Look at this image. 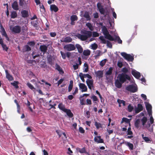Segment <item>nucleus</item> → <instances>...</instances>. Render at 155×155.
Wrapping results in <instances>:
<instances>
[{
  "label": "nucleus",
  "instance_id": "f257e3e1",
  "mask_svg": "<svg viewBox=\"0 0 155 155\" xmlns=\"http://www.w3.org/2000/svg\"><path fill=\"white\" fill-rule=\"evenodd\" d=\"M122 73L118 74L117 79L115 82V86L118 88H120L122 84L126 81L127 80L130 81L131 78L129 75L127 74L129 72L128 69L126 67H124L122 69Z\"/></svg>",
  "mask_w": 155,
  "mask_h": 155
},
{
  "label": "nucleus",
  "instance_id": "f03ea898",
  "mask_svg": "<svg viewBox=\"0 0 155 155\" xmlns=\"http://www.w3.org/2000/svg\"><path fill=\"white\" fill-rule=\"evenodd\" d=\"M81 33L82 35L78 34L77 37L82 41L87 40L88 38L91 37L92 36V32L90 31L84 30L81 31Z\"/></svg>",
  "mask_w": 155,
  "mask_h": 155
},
{
  "label": "nucleus",
  "instance_id": "7ed1b4c3",
  "mask_svg": "<svg viewBox=\"0 0 155 155\" xmlns=\"http://www.w3.org/2000/svg\"><path fill=\"white\" fill-rule=\"evenodd\" d=\"M99 25L102 26V31L106 38L111 41L115 40V39H114L113 37L109 34V32L106 26L103 25V23L100 22Z\"/></svg>",
  "mask_w": 155,
  "mask_h": 155
},
{
  "label": "nucleus",
  "instance_id": "20e7f679",
  "mask_svg": "<svg viewBox=\"0 0 155 155\" xmlns=\"http://www.w3.org/2000/svg\"><path fill=\"white\" fill-rule=\"evenodd\" d=\"M97 6L99 9L100 13L104 15L105 17L109 16V12L107 10H105V9L103 8V6L101 5V3H98L97 4Z\"/></svg>",
  "mask_w": 155,
  "mask_h": 155
},
{
  "label": "nucleus",
  "instance_id": "39448f33",
  "mask_svg": "<svg viewBox=\"0 0 155 155\" xmlns=\"http://www.w3.org/2000/svg\"><path fill=\"white\" fill-rule=\"evenodd\" d=\"M10 29L12 32L14 34H19L21 31V27L19 25H15L14 26H10Z\"/></svg>",
  "mask_w": 155,
  "mask_h": 155
},
{
  "label": "nucleus",
  "instance_id": "423d86ee",
  "mask_svg": "<svg viewBox=\"0 0 155 155\" xmlns=\"http://www.w3.org/2000/svg\"><path fill=\"white\" fill-rule=\"evenodd\" d=\"M125 89L126 90L132 93H135L137 90V87L133 84L128 85L126 87Z\"/></svg>",
  "mask_w": 155,
  "mask_h": 155
},
{
  "label": "nucleus",
  "instance_id": "0eeeda50",
  "mask_svg": "<svg viewBox=\"0 0 155 155\" xmlns=\"http://www.w3.org/2000/svg\"><path fill=\"white\" fill-rule=\"evenodd\" d=\"M121 55L124 58V59L127 60L128 61H132L134 59L133 57L130 54H127L125 52H123L121 53Z\"/></svg>",
  "mask_w": 155,
  "mask_h": 155
},
{
  "label": "nucleus",
  "instance_id": "6e6552de",
  "mask_svg": "<svg viewBox=\"0 0 155 155\" xmlns=\"http://www.w3.org/2000/svg\"><path fill=\"white\" fill-rule=\"evenodd\" d=\"M64 48L67 50L68 51H71L74 50L75 49V47L74 45L70 44L65 45L64 46Z\"/></svg>",
  "mask_w": 155,
  "mask_h": 155
},
{
  "label": "nucleus",
  "instance_id": "1a4fd4ad",
  "mask_svg": "<svg viewBox=\"0 0 155 155\" xmlns=\"http://www.w3.org/2000/svg\"><path fill=\"white\" fill-rule=\"evenodd\" d=\"M86 83L89 88L90 90L92 89V88L94 87L93 83L94 81L93 79H87L86 81Z\"/></svg>",
  "mask_w": 155,
  "mask_h": 155
},
{
  "label": "nucleus",
  "instance_id": "9d476101",
  "mask_svg": "<svg viewBox=\"0 0 155 155\" xmlns=\"http://www.w3.org/2000/svg\"><path fill=\"white\" fill-rule=\"evenodd\" d=\"M60 53L62 58L64 59H66V57H67L68 58H70L71 55V54L70 52H67L65 53L61 51Z\"/></svg>",
  "mask_w": 155,
  "mask_h": 155
},
{
  "label": "nucleus",
  "instance_id": "9b49d317",
  "mask_svg": "<svg viewBox=\"0 0 155 155\" xmlns=\"http://www.w3.org/2000/svg\"><path fill=\"white\" fill-rule=\"evenodd\" d=\"M131 74L134 77L137 79H139L141 76L140 73L136 71L135 70H132Z\"/></svg>",
  "mask_w": 155,
  "mask_h": 155
},
{
  "label": "nucleus",
  "instance_id": "f8f14e48",
  "mask_svg": "<svg viewBox=\"0 0 155 155\" xmlns=\"http://www.w3.org/2000/svg\"><path fill=\"white\" fill-rule=\"evenodd\" d=\"M143 107L141 104H139L137 105V107L136 108L135 110L136 114H137L143 110Z\"/></svg>",
  "mask_w": 155,
  "mask_h": 155
},
{
  "label": "nucleus",
  "instance_id": "ddd939ff",
  "mask_svg": "<svg viewBox=\"0 0 155 155\" xmlns=\"http://www.w3.org/2000/svg\"><path fill=\"white\" fill-rule=\"evenodd\" d=\"M94 141L97 143H103L104 141L101 138V136H97L94 137Z\"/></svg>",
  "mask_w": 155,
  "mask_h": 155
},
{
  "label": "nucleus",
  "instance_id": "4468645a",
  "mask_svg": "<svg viewBox=\"0 0 155 155\" xmlns=\"http://www.w3.org/2000/svg\"><path fill=\"white\" fill-rule=\"evenodd\" d=\"M79 86L80 88L82 89V92H86L87 91V87L84 84L80 83Z\"/></svg>",
  "mask_w": 155,
  "mask_h": 155
},
{
  "label": "nucleus",
  "instance_id": "2eb2a0df",
  "mask_svg": "<svg viewBox=\"0 0 155 155\" xmlns=\"http://www.w3.org/2000/svg\"><path fill=\"white\" fill-rule=\"evenodd\" d=\"M40 49L42 52L45 54L48 50V47L45 45H41L40 46Z\"/></svg>",
  "mask_w": 155,
  "mask_h": 155
},
{
  "label": "nucleus",
  "instance_id": "dca6fc26",
  "mask_svg": "<svg viewBox=\"0 0 155 155\" xmlns=\"http://www.w3.org/2000/svg\"><path fill=\"white\" fill-rule=\"evenodd\" d=\"M50 9L51 11H54L55 12H57L59 10L58 8L54 4H52L50 5Z\"/></svg>",
  "mask_w": 155,
  "mask_h": 155
},
{
  "label": "nucleus",
  "instance_id": "f3484780",
  "mask_svg": "<svg viewBox=\"0 0 155 155\" xmlns=\"http://www.w3.org/2000/svg\"><path fill=\"white\" fill-rule=\"evenodd\" d=\"M5 72L6 78L9 81H12L13 80V78L12 76L9 74L8 70H5Z\"/></svg>",
  "mask_w": 155,
  "mask_h": 155
},
{
  "label": "nucleus",
  "instance_id": "a211bd4d",
  "mask_svg": "<svg viewBox=\"0 0 155 155\" xmlns=\"http://www.w3.org/2000/svg\"><path fill=\"white\" fill-rule=\"evenodd\" d=\"M97 77H98L99 79L102 78L103 76V72L101 71H98L95 72Z\"/></svg>",
  "mask_w": 155,
  "mask_h": 155
},
{
  "label": "nucleus",
  "instance_id": "6ab92c4d",
  "mask_svg": "<svg viewBox=\"0 0 155 155\" xmlns=\"http://www.w3.org/2000/svg\"><path fill=\"white\" fill-rule=\"evenodd\" d=\"M12 6L13 9L15 10H18V6L17 1H14L12 4Z\"/></svg>",
  "mask_w": 155,
  "mask_h": 155
},
{
  "label": "nucleus",
  "instance_id": "aec40b11",
  "mask_svg": "<svg viewBox=\"0 0 155 155\" xmlns=\"http://www.w3.org/2000/svg\"><path fill=\"white\" fill-rule=\"evenodd\" d=\"M22 16L24 18H27L28 16V13L27 11L25 10H22L21 12Z\"/></svg>",
  "mask_w": 155,
  "mask_h": 155
},
{
  "label": "nucleus",
  "instance_id": "412c9836",
  "mask_svg": "<svg viewBox=\"0 0 155 155\" xmlns=\"http://www.w3.org/2000/svg\"><path fill=\"white\" fill-rule=\"evenodd\" d=\"M75 47V48H76L77 49L79 53H81L83 52V48L79 44H76Z\"/></svg>",
  "mask_w": 155,
  "mask_h": 155
},
{
  "label": "nucleus",
  "instance_id": "4be33fe9",
  "mask_svg": "<svg viewBox=\"0 0 155 155\" xmlns=\"http://www.w3.org/2000/svg\"><path fill=\"white\" fill-rule=\"evenodd\" d=\"M130 119H128L127 118L124 117L122 119V120L121 123L124 122L125 123V124H128L129 125H130Z\"/></svg>",
  "mask_w": 155,
  "mask_h": 155
},
{
  "label": "nucleus",
  "instance_id": "5701e85b",
  "mask_svg": "<svg viewBox=\"0 0 155 155\" xmlns=\"http://www.w3.org/2000/svg\"><path fill=\"white\" fill-rule=\"evenodd\" d=\"M58 107L60 110L64 112L66 111L67 109L65 108L64 105L61 103L59 104L58 105Z\"/></svg>",
  "mask_w": 155,
  "mask_h": 155
},
{
  "label": "nucleus",
  "instance_id": "b1692460",
  "mask_svg": "<svg viewBox=\"0 0 155 155\" xmlns=\"http://www.w3.org/2000/svg\"><path fill=\"white\" fill-rule=\"evenodd\" d=\"M66 113L67 115L70 118H71L73 116V114L70 109H66V110L64 112Z\"/></svg>",
  "mask_w": 155,
  "mask_h": 155
},
{
  "label": "nucleus",
  "instance_id": "393cba45",
  "mask_svg": "<svg viewBox=\"0 0 155 155\" xmlns=\"http://www.w3.org/2000/svg\"><path fill=\"white\" fill-rule=\"evenodd\" d=\"M55 67L56 69L59 71L60 74H62L64 73V72L62 70V68L59 65L57 64H56L55 65Z\"/></svg>",
  "mask_w": 155,
  "mask_h": 155
},
{
  "label": "nucleus",
  "instance_id": "a878e982",
  "mask_svg": "<svg viewBox=\"0 0 155 155\" xmlns=\"http://www.w3.org/2000/svg\"><path fill=\"white\" fill-rule=\"evenodd\" d=\"M0 28L1 30L0 31L2 35L4 36L5 37L7 36V35L6 33V32L2 25H0Z\"/></svg>",
  "mask_w": 155,
  "mask_h": 155
},
{
  "label": "nucleus",
  "instance_id": "bb28decb",
  "mask_svg": "<svg viewBox=\"0 0 155 155\" xmlns=\"http://www.w3.org/2000/svg\"><path fill=\"white\" fill-rule=\"evenodd\" d=\"M125 144L129 147L130 150H133L134 149V145L132 143L128 142H125Z\"/></svg>",
  "mask_w": 155,
  "mask_h": 155
},
{
  "label": "nucleus",
  "instance_id": "cd10ccee",
  "mask_svg": "<svg viewBox=\"0 0 155 155\" xmlns=\"http://www.w3.org/2000/svg\"><path fill=\"white\" fill-rule=\"evenodd\" d=\"M72 40V38L69 36L63 39V41L67 43L70 42Z\"/></svg>",
  "mask_w": 155,
  "mask_h": 155
},
{
  "label": "nucleus",
  "instance_id": "c85d7f7f",
  "mask_svg": "<svg viewBox=\"0 0 155 155\" xmlns=\"http://www.w3.org/2000/svg\"><path fill=\"white\" fill-rule=\"evenodd\" d=\"M113 70V68L112 67L109 68L108 70L105 73L106 76L107 75H110L112 74V72Z\"/></svg>",
  "mask_w": 155,
  "mask_h": 155
},
{
  "label": "nucleus",
  "instance_id": "c756f323",
  "mask_svg": "<svg viewBox=\"0 0 155 155\" xmlns=\"http://www.w3.org/2000/svg\"><path fill=\"white\" fill-rule=\"evenodd\" d=\"M22 50L24 52L28 51H31V49L29 45H26L24 46Z\"/></svg>",
  "mask_w": 155,
  "mask_h": 155
},
{
  "label": "nucleus",
  "instance_id": "7c9ffc66",
  "mask_svg": "<svg viewBox=\"0 0 155 155\" xmlns=\"http://www.w3.org/2000/svg\"><path fill=\"white\" fill-rule=\"evenodd\" d=\"M83 16L86 18L87 21H90L91 20L90 16L88 12H85L84 15Z\"/></svg>",
  "mask_w": 155,
  "mask_h": 155
},
{
  "label": "nucleus",
  "instance_id": "2f4dec72",
  "mask_svg": "<svg viewBox=\"0 0 155 155\" xmlns=\"http://www.w3.org/2000/svg\"><path fill=\"white\" fill-rule=\"evenodd\" d=\"M78 151L81 153H86L88 154V153L86 151V148L85 147H84L82 148H78Z\"/></svg>",
  "mask_w": 155,
  "mask_h": 155
},
{
  "label": "nucleus",
  "instance_id": "473e14b6",
  "mask_svg": "<svg viewBox=\"0 0 155 155\" xmlns=\"http://www.w3.org/2000/svg\"><path fill=\"white\" fill-rule=\"evenodd\" d=\"M91 54V51L88 50H84L83 51V54L85 56H88Z\"/></svg>",
  "mask_w": 155,
  "mask_h": 155
},
{
  "label": "nucleus",
  "instance_id": "72a5a7b5",
  "mask_svg": "<svg viewBox=\"0 0 155 155\" xmlns=\"http://www.w3.org/2000/svg\"><path fill=\"white\" fill-rule=\"evenodd\" d=\"M91 98L93 100L94 103L97 104V101H98V99L96 96L93 95L91 97Z\"/></svg>",
  "mask_w": 155,
  "mask_h": 155
},
{
  "label": "nucleus",
  "instance_id": "f704fd0d",
  "mask_svg": "<svg viewBox=\"0 0 155 155\" xmlns=\"http://www.w3.org/2000/svg\"><path fill=\"white\" fill-rule=\"evenodd\" d=\"M70 19L71 21H77L78 20V17L76 15H72L70 17Z\"/></svg>",
  "mask_w": 155,
  "mask_h": 155
},
{
  "label": "nucleus",
  "instance_id": "c9c22d12",
  "mask_svg": "<svg viewBox=\"0 0 155 155\" xmlns=\"http://www.w3.org/2000/svg\"><path fill=\"white\" fill-rule=\"evenodd\" d=\"M140 123V121L139 119H137L136 120L134 123V125L136 128H138L139 127Z\"/></svg>",
  "mask_w": 155,
  "mask_h": 155
},
{
  "label": "nucleus",
  "instance_id": "e433bc0d",
  "mask_svg": "<svg viewBox=\"0 0 155 155\" xmlns=\"http://www.w3.org/2000/svg\"><path fill=\"white\" fill-rule=\"evenodd\" d=\"M99 39L101 41V43L104 44H106L107 42V41L104 39V37L103 36H101L99 37Z\"/></svg>",
  "mask_w": 155,
  "mask_h": 155
},
{
  "label": "nucleus",
  "instance_id": "4c0bfd02",
  "mask_svg": "<svg viewBox=\"0 0 155 155\" xmlns=\"http://www.w3.org/2000/svg\"><path fill=\"white\" fill-rule=\"evenodd\" d=\"M73 86V81L71 80L70 81V84L68 86V91L69 92H70Z\"/></svg>",
  "mask_w": 155,
  "mask_h": 155
},
{
  "label": "nucleus",
  "instance_id": "58836bf2",
  "mask_svg": "<svg viewBox=\"0 0 155 155\" xmlns=\"http://www.w3.org/2000/svg\"><path fill=\"white\" fill-rule=\"evenodd\" d=\"M146 107L147 110H152V106L148 103H146Z\"/></svg>",
  "mask_w": 155,
  "mask_h": 155
},
{
  "label": "nucleus",
  "instance_id": "ea45409f",
  "mask_svg": "<svg viewBox=\"0 0 155 155\" xmlns=\"http://www.w3.org/2000/svg\"><path fill=\"white\" fill-rule=\"evenodd\" d=\"M86 25L88 28L89 30H90L91 31H92L94 29L92 25L90 23H87L86 24Z\"/></svg>",
  "mask_w": 155,
  "mask_h": 155
},
{
  "label": "nucleus",
  "instance_id": "a19ab883",
  "mask_svg": "<svg viewBox=\"0 0 155 155\" xmlns=\"http://www.w3.org/2000/svg\"><path fill=\"white\" fill-rule=\"evenodd\" d=\"M17 13L15 11H13L12 12L11 15V18H15L17 16Z\"/></svg>",
  "mask_w": 155,
  "mask_h": 155
},
{
  "label": "nucleus",
  "instance_id": "79ce46f5",
  "mask_svg": "<svg viewBox=\"0 0 155 155\" xmlns=\"http://www.w3.org/2000/svg\"><path fill=\"white\" fill-rule=\"evenodd\" d=\"M142 122V125L144 126L147 121V117H143L141 120Z\"/></svg>",
  "mask_w": 155,
  "mask_h": 155
},
{
  "label": "nucleus",
  "instance_id": "37998d69",
  "mask_svg": "<svg viewBox=\"0 0 155 155\" xmlns=\"http://www.w3.org/2000/svg\"><path fill=\"white\" fill-rule=\"evenodd\" d=\"M129 127L128 128L127 131V135H132L133 134V132L131 131V125H129Z\"/></svg>",
  "mask_w": 155,
  "mask_h": 155
},
{
  "label": "nucleus",
  "instance_id": "c03bdc74",
  "mask_svg": "<svg viewBox=\"0 0 155 155\" xmlns=\"http://www.w3.org/2000/svg\"><path fill=\"white\" fill-rule=\"evenodd\" d=\"M94 125L96 128L97 129L102 127L101 124V123H98L97 121L95 122Z\"/></svg>",
  "mask_w": 155,
  "mask_h": 155
},
{
  "label": "nucleus",
  "instance_id": "a18cd8bd",
  "mask_svg": "<svg viewBox=\"0 0 155 155\" xmlns=\"http://www.w3.org/2000/svg\"><path fill=\"white\" fill-rule=\"evenodd\" d=\"M96 55L95 56V58H97L100 56L101 54V51L100 50H97L96 51Z\"/></svg>",
  "mask_w": 155,
  "mask_h": 155
},
{
  "label": "nucleus",
  "instance_id": "49530a36",
  "mask_svg": "<svg viewBox=\"0 0 155 155\" xmlns=\"http://www.w3.org/2000/svg\"><path fill=\"white\" fill-rule=\"evenodd\" d=\"M117 101L119 104H122L124 106H125V102L123 100H121L118 99L117 100Z\"/></svg>",
  "mask_w": 155,
  "mask_h": 155
},
{
  "label": "nucleus",
  "instance_id": "de8ad7c7",
  "mask_svg": "<svg viewBox=\"0 0 155 155\" xmlns=\"http://www.w3.org/2000/svg\"><path fill=\"white\" fill-rule=\"evenodd\" d=\"M18 81H15L13 83H12L11 84L15 87V88L17 89L19 87L18 85Z\"/></svg>",
  "mask_w": 155,
  "mask_h": 155
},
{
  "label": "nucleus",
  "instance_id": "09e8293b",
  "mask_svg": "<svg viewBox=\"0 0 155 155\" xmlns=\"http://www.w3.org/2000/svg\"><path fill=\"white\" fill-rule=\"evenodd\" d=\"M79 76L82 82H85V80L84 79L85 77L83 74L81 72L79 74Z\"/></svg>",
  "mask_w": 155,
  "mask_h": 155
},
{
  "label": "nucleus",
  "instance_id": "8fccbe9b",
  "mask_svg": "<svg viewBox=\"0 0 155 155\" xmlns=\"http://www.w3.org/2000/svg\"><path fill=\"white\" fill-rule=\"evenodd\" d=\"M134 109L133 106H131V104H129L127 107V110L129 112H131Z\"/></svg>",
  "mask_w": 155,
  "mask_h": 155
},
{
  "label": "nucleus",
  "instance_id": "3c124183",
  "mask_svg": "<svg viewBox=\"0 0 155 155\" xmlns=\"http://www.w3.org/2000/svg\"><path fill=\"white\" fill-rule=\"evenodd\" d=\"M141 136L143 139L146 142H148L150 141V140L148 137H144L143 134H142Z\"/></svg>",
  "mask_w": 155,
  "mask_h": 155
},
{
  "label": "nucleus",
  "instance_id": "603ef678",
  "mask_svg": "<svg viewBox=\"0 0 155 155\" xmlns=\"http://www.w3.org/2000/svg\"><path fill=\"white\" fill-rule=\"evenodd\" d=\"M106 59H104L101 61L100 64L102 67L105 64L106 62Z\"/></svg>",
  "mask_w": 155,
  "mask_h": 155
},
{
  "label": "nucleus",
  "instance_id": "864d4df0",
  "mask_svg": "<svg viewBox=\"0 0 155 155\" xmlns=\"http://www.w3.org/2000/svg\"><path fill=\"white\" fill-rule=\"evenodd\" d=\"M27 85L28 87L31 90L35 89V88L30 83H27Z\"/></svg>",
  "mask_w": 155,
  "mask_h": 155
},
{
  "label": "nucleus",
  "instance_id": "5fc2aeb1",
  "mask_svg": "<svg viewBox=\"0 0 155 155\" xmlns=\"http://www.w3.org/2000/svg\"><path fill=\"white\" fill-rule=\"evenodd\" d=\"M98 47V46L95 43L91 45V47L92 48L93 50H95L97 49Z\"/></svg>",
  "mask_w": 155,
  "mask_h": 155
},
{
  "label": "nucleus",
  "instance_id": "6e6d98bb",
  "mask_svg": "<svg viewBox=\"0 0 155 155\" xmlns=\"http://www.w3.org/2000/svg\"><path fill=\"white\" fill-rule=\"evenodd\" d=\"M35 42L34 41H31L28 42L27 44L30 46H34L35 45Z\"/></svg>",
  "mask_w": 155,
  "mask_h": 155
},
{
  "label": "nucleus",
  "instance_id": "4d7b16f0",
  "mask_svg": "<svg viewBox=\"0 0 155 155\" xmlns=\"http://www.w3.org/2000/svg\"><path fill=\"white\" fill-rule=\"evenodd\" d=\"M2 48H3V50H5L6 51H7V50L8 49V48L7 47L6 45H5L3 44L2 45Z\"/></svg>",
  "mask_w": 155,
  "mask_h": 155
},
{
  "label": "nucleus",
  "instance_id": "13d9d810",
  "mask_svg": "<svg viewBox=\"0 0 155 155\" xmlns=\"http://www.w3.org/2000/svg\"><path fill=\"white\" fill-rule=\"evenodd\" d=\"M114 39H115V40L114 41H116V40H117V42H118V43L119 44H122V41L120 39V38L118 36V37H117V38H116L114 39Z\"/></svg>",
  "mask_w": 155,
  "mask_h": 155
},
{
  "label": "nucleus",
  "instance_id": "bf43d9fd",
  "mask_svg": "<svg viewBox=\"0 0 155 155\" xmlns=\"http://www.w3.org/2000/svg\"><path fill=\"white\" fill-rule=\"evenodd\" d=\"M107 44V46L110 48H112V44L109 41H107V42L106 43Z\"/></svg>",
  "mask_w": 155,
  "mask_h": 155
},
{
  "label": "nucleus",
  "instance_id": "052dcab7",
  "mask_svg": "<svg viewBox=\"0 0 155 155\" xmlns=\"http://www.w3.org/2000/svg\"><path fill=\"white\" fill-rule=\"evenodd\" d=\"M99 36V34L97 32L94 31L93 32V37H96Z\"/></svg>",
  "mask_w": 155,
  "mask_h": 155
},
{
  "label": "nucleus",
  "instance_id": "680f3d73",
  "mask_svg": "<svg viewBox=\"0 0 155 155\" xmlns=\"http://www.w3.org/2000/svg\"><path fill=\"white\" fill-rule=\"evenodd\" d=\"M64 81V78H61L57 82L58 86L61 84Z\"/></svg>",
  "mask_w": 155,
  "mask_h": 155
},
{
  "label": "nucleus",
  "instance_id": "e2e57ef3",
  "mask_svg": "<svg viewBox=\"0 0 155 155\" xmlns=\"http://www.w3.org/2000/svg\"><path fill=\"white\" fill-rule=\"evenodd\" d=\"M150 123H149L148 124V126H147V128L148 129V130L150 132H151L152 131H153V128H151V127H150Z\"/></svg>",
  "mask_w": 155,
  "mask_h": 155
},
{
  "label": "nucleus",
  "instance_id": "0e129e2a",
  "mask_svg": "<svg viewBox=\"0 0 155 155\" xmlns=\"http://www.w3.org/2000/svg\"><path fill=\"white\" fill-rule=\"evenodd\" d=\"M85 78H87L89 79H91L92 78V77L89 74H83Z\"/></svg>",
  "mask_w": 155,
  "mask_h": 155
},
{
  "label": "nucleus",
  "instance_id": "69168bd1",
  "mask_svg": "<svg viewBox=\"0 0 155 155\" xmlns=\"http://www.w3.org/2000/svg\"><path fill=\"white\" fill-rule=\"evenodd\" d=\"M79 132L82 134H84L85 132V130L83 128L81 127H80L79 129Z\"/></svg>",
  "mask_w": 155,
  "mask_h": 155
},
{
  "label": "nucleus",
  "instance_id": "338daca9",
  "mask_svg": "<svg viewBox=\"0 0 155 155\" xmlns=\"http://www.w3.org/2000/svg\"><path fill=\"white\" fill-rule=\"evenodd\" d=\"M92 104L91 100L89 99H87L86 100V104L87 105H91Z\"/></svg>",
  "mask_w": 155,
  "mask_h": 155
},
{
  "label": "nucleus",
  "instance_id": "774afa93",
  "mask_svg": "<svg viewBox=\"0 0 155 155\" xmlns=\"http://www.w3.org/2000/svg\"><path fill=\"white\" fill-rule=\"evenodd\" d=\"M80 104L82 105H85L84 99V98L80 99Z\"/></svg>",
  "mask_w": 155,
  "mask_h": 155
}]
</instances>
